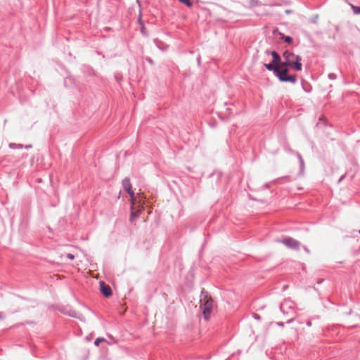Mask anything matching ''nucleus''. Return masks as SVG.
<instances>
[{
    "label": "nucleus",
    "instance_id": "1",
    "mask_svg": "<svg viewBox=\"0 0 360 360\" xmlns=\"http://www.w3.org/2000/svg\"><path fill=\"white\" fill-rule=\"evenodd\" d=\"M200 303L204 319L208 321L214 307V303L207 292H202Z\"/></svg>",
    "mask_w": 360,
    "mask_h": 360
},
{
    "label": "nucleus",
    "instance_id": "2",
    "mask_svg": "<svg viewBox=\"0 0 360 360\" xmlns=\"http://www.w3.org/2000/svg\"><path fill=\"white\" fill-rule=\"evenodd\" d=\"M283 58L287 60L288 65L296 71L302 70V63H300L302 58L300 56L295 55L294 53L289 51H285L283 53Z\"/></svg>",
    "mask_w": 360,
    "mask_h": 360
},
{
    "label": "nucleus",
    "instance_id": "3",
    "mask_svg": "<svg viewBox=\"0 0 360 360\" xmlns=\"http://www.w3.org/2000/svg\"><path fill=\"white\" fill-rule=\"evenodd\" d=\"M288 69L287 68H278V72H276L275 75L278 77L281 82H288L295 84L297 82V77L295 75H288Z\"/></svg>",
    "mask_w": 360,
    "mask_h": 360
},
{
    "label": "nucleus",
    "instance_id": "4",
    "mask_svg": "<svg viewBox=\"0 0 360 360\" xmlns=\"http://www.w3.org/2000/svg\"><path fill=\"white\" fill-rule=\"evenodd\" d=\"M281 310L283 311V314H289V315H293L295 314L294 311V303L291 302L290 300H284L281 306H280Z\"/></svg>",
    "mask_w": 360,
    "mask_h": 360
},
{
    "label": "nucleus",
    "instance_id": "5",
    "mask_svg": "<svg viewBox=\"0 0 360 360\" xmlns=\"http://www.w3.org/2000/svg\"><path fill=\"white\" fill-rule=\"evenodd\" d=\"M281 242L283 244H284L286 247L291 249L298 250L300 246V243L299 241L290 237L283 239L282 240H281Z\"/></svg>",
    "mask_w": 360,
    "mask_h": 360
},
{
    "label": "nucleus",
    "instance_id": "6",
    "mask_svg": "<svg viewBox=\"0 0 360 360\" xmlns=\"http://www.w3.org/2000/svg\"><path fill=\"white\" fill-rule=\"evenodd\" d=\"M143 209L144 207L142 208L141 207L136 206V205H132L131 206L130 220L134 221L138 218Z\"/></svg>",
    "mask_w": 360,
    "mask_h": 360
},
{
    "label": "nucleus",
    "instance_id": "7",
    "mask_svg": "<svg viewBox=\"0 0 360 360\" xmlns=\"http://www.w3.org/2000/svg\"><path fill=\"white\" fill-rule=\"evenodd\" d=\"M100 290L105 297H110L112 295L110 287L106 285L103 281H100Z\"/></svg>",
    "mask_w": 360,
    "mask_h": 360
},
{
    "label": "nucleus",
    "instance_id": "8",
    "mask_svg": "<svg viewBox=\"0 0 360 360\" xmlns=\"http://www.w3.org/2000/svg\"><path fill=\"white\" fill-rule=\"evenodd\" d=\"M266 53L267 55H269L271 54L273 57V60L272 62L274 63H275L276 65H278L279 63H281V56H279V54L278 53H276V51H266Z\"/></svg>",
    "mask_w": 360,
    "mask_h": 360
},
{
    "label": "nucleus",
    "instance_id": "9",
    "mask_svg": "<svg viewBox=\"0 0 360 360\" xmlns=\"http://www.w3.org/2000/svg\"><path fill=\"white\" fill-rule=\"evenodd\" d=\"M146 196L143 193H137L136 206L144 207Z\"/></svg>",
    "mask_w": 360,
    "mask_h": 360
},
{
    "label": "nucleus",
    "instance_id": "10",
    "mask_svg": "<svg viewBox=\"0 0 360 360\" xmlns=\"http://www.w3.org/2000/svg\"><path fill=\"white\" fill-rule=\"evenodd\" d=\"M122 186L126 191H131L132 186L129 177H126L122 180Z\"/></svg>",
    "mask_w": 360,
    "mask_h": 360
},
{
    "label": "nucleus",
    "instance_id": "11",
    "mask_svg": "<svg viewBox=\"0 0 360 360\" xmlns=\"http://www.w3.org/2000/svg\"><path fill=\"white\" fill-rule=\"evenodd\" d=\"M264 66L268 70L273 71L274 75L276 74V72H278V69L279 68L278 65H276L273 62L269 64H264Z\"/></svg>",
    "mask_w": 360,
    "mask_h": 360
},
{
    "label": "nucleus",
    "instance_id": "12",
    "mask_svg": "<svg viewBox=\"0 0 360 360\" xmlns=\"http://www.w3.org/2000/svg\"><path fill=\"white\" fill-rule=\"evenodd\" d=\"M129 196H130V200L131 204L132 205H136V200H137V194L135 195L134 192L131 189V191H127Z\"/></svg>",
    "mask_w": 360,
    "mask_h": 360
},
{
    "label": "nucleus",
    "instance_id": "13",
    "mask_svg": "<svg viewBox=\"0 0 360 360\" xmlns=\"http://www.w3.org/2000/svg\"><path fill=\"white\" fill-rule=\"evenodd\" d=\"M181 3L186 4L188 7H191L193 6L192 0H179Z\"/></svg>",
    "mask_w": 360,
    "mask_h": 360
},
{
    "label": "nucleus",
    "instance_id": "14",
    "mask_svg": "<svg viewBox=\"0 0 360 360\" xmlns=\"http://www.w3.org/2000/svg\"><path fill=\"white\" fill-rule=\"evenodd\" d=\"M278 67L279 68H288V67H290V66L288 65V63H287V60H284L283 62L281 61V63L278 65Z\"/></svg>",
    "mask_w": 360,
    "mask_h": 360
},
{
    "label": "nucleus",
    "instance_id": "15",
    "mask_svg": "<svg viewBox=\"0 0 360 360\" xmlns=\"http://www.w3.org/2000/svg\"><path fill=\"white\" fill-rule=\"evenodd\" d=\"M104 341H105V339H104V338H97V339L94 341V345H95L96 346H98V345H99V344H100L101 342H104Z\"/></svg>",
    "mask_w": 360,
    "mask_h": 360
},
{
    "label": "nucleus",
    "instance_id": "16",
    "mask_svg": "<svg viewBox=\"0 0 360 360\" xmlns=\"http://www.w3.org/2000/svg\"><path fill=\"white\" fill-rule=\"evenodd\" d=\"M352 8L355 14H360V7L352 6Z\"/></svg>",
    "mask_w": 360,
    "mask_h": 360
},
{
    "label": "nucleus",
    "instance_id": "17",
    "mask_svg": "<svg viewBox=\"0 0 360 360\" xmlns=\"http://www.w3.org/2000/svg\"><path fill=\"white\" fill-rule=\"evenodd\" d=\"M284 41L288 44H290L292 42V38L289 36H285L283 37Z\"/></svg>",
    "mask_w": 360,
    "mask_h": 360
},
{
    "label": "nucleus",
    "instance_id": "18",
    "mask_svg": "<svg viewBox=\"0 0 360 360\" xmlns=\"http://www.w3.org/2000/svg\"><path fill=\"white\" fill-rule=\"evenodd\" d=\"M328 77L330 79H336V75L334 73H330L328 75Z\"/></svg>",
    "mask_w": 360,
    "mask_h": 360
},
{
    "label": "nucleus",
    "instance_id": "19",
    "mask_svg": "<svg viewBox=\"0 0 360 360\" xmlns=\"http://www.w3.org/2000/svg\"><path fill=\"white\" fill-rule=\"evenodd\" d=\"M67 257L71 260L74 259L75 256L72 254L68 253L66 255Z\"/></svg>",
    "mask_w": 360,
    "mask_h": 360
},
{
    "label": "nucleus",
    "instance_id": "20",
    "mask_svg": "<svg viewBox=\"0 0 360 360\" xmlns=\"http://www.w3.org/2000/svg\"><path fill=\"white\" fill-rule=\"evenodd\" d=\"M4 319V315L2 313H0V320Z\"/></svg>",
    "mask_w": 360,
    "mask_h": 360
},
{
    "label": "nucleus",
    "instance_id": "21",
    "mask_svg": "<svg viewBox=\"0 0 360 360\" xmlns=\"http://www.w3.org/2000/svg\"><path fill=\"white\" fill-rule=\"evenodd\" d=\"M300 159L301 165H303L304 162H303V160H302V158H301V156H300Z\"/></svg>",
    "mask_w": 360,
    "mask_h": 360
},
{
    "label": "nucleus",
    "instance_id": "22",
    "mask_svg": "<svg viewBox=\"0 0 360 360\" xmlns=\"http://www.w3.org/2000/svg\"><path fill=\"white\" fill-rule=\"evenodd\" d=\"M304 250L307 252H308V253L309 252V249H308L307 248L304 247Z\"/></svg>",
    "mask_w": 360,
    "mask_h": 360
},
{
    "label": "nucleus",
    "instance_id": "23",
    "mask_svg": "<svg viewBox=\"0 0 360 360\" xmlns=\"http://www.w3.org/2000/svg\"><path fill=\"white\" fill-rule=\"evenodd\" d=\"M359 233H360V230H359Z\"/></svg>",
    "mask_w": 360,
    "mask_h": 360
}]
</instances>
